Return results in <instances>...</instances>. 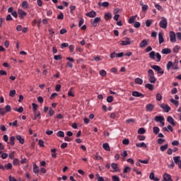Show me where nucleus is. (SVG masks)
<instances>
[{
	"label": "nucleus",
	"mask_w": 181,
	"mask_h": 181,
	"mask_svg": "<svg viewBox=\"0 0 181 181\" xmlns=\"http://www.w3.org/2000/svg\"><path fill=\"white\" fill-rule=\"evenodd\" d=\"M178 66H179V59H175L174 62L169 61L167 63L166 68H167V70H170V68H172L173 70H179Z\"/></svg>",
	"instance_id": "1"
},
{
	"label": "nucleus",
	"mask_w": 181,
	"mask_h": 181,
	"mask_svg": "<svg viewBox=\"0 0 181 181\" xmlns=\"http://www.w3.org/2000/svg\"><path fill=\"white\" fill-rule=\"evenodd\" d=\"M148 81L153 84H155V83H156V78L155 77V73L153 72V70L148 69Z\"/></svg>",
	"instance_id": "2"
},
{
	"label": "nucleus",
	"mask_w": 181,
	"mask_h": 181,
	"mask_svg": "<svg viewBox=\"0 0 181 181\" xmlns=\"http://www.w3.org/2000/svg\"><path fill=\"white\" fill-rule=\"evenodd\" d=\"M155 56L157 58V62H160V59H162V56L159 52H157L156 54L155 53L154 51H151L149 53V58L151 59L152 60H155Z\"/></svg>",
	"instance_id": "3"
},
{
	"label": "nucleus",
	"mask_w": 181,
	"mask_h": 181,
	"mask_svg": "<svg viewBox=\"0 0 181 181\" xmlns=\"http://www.w3.org/2000/svg\"><path fill=\"white\" fill-rule=\"evenodd\" d=\"M11 109L9 105H6L5 108L0 107V115H6V112H10Z\"/></svg>",
	"instance_id": "4"
},
{
	"label": "nucleus",
	"mask_w": 181,
	"mask_h": 181,
	"mask_svg": "<svg viewBox=\"0 0 181 181\" xmlns=\"http://www.w3.org/2000/svg\"><path fill=\"white\" fill-rule=\"evenodd\" d=\"M160 28L166 29L168 28V19L165 17H161V21L159 23Z\"/></svg>",
	"instance_id": "5"
},
{
	"label": "nucleus",
	"mask_w": 181,
	"mask_h": 181,
	"mask_svg": "<svg viewBox=\"0 0 181 181\" xmlns=\"http://www.w3.org/2000/svg\"><path fill=\"white\" fill-rule=\"evenodd\" d=\"M151 68L155 70V71H157L158 74H163V73H165V71L162 70V68L158 65H151Z\"/></svg>",
	"instance_id": "6"
},
{
	"label": "nucleus",
	"mask_w": 181,
	"mask_h": 181,
	"mask_svg": "<svg viewBox=\"0 0 181 181\" xmlns=\"http://www.w3.org/2000/svg\"><path fill=\"white\" fill-rule=\"evenodd\" d=\"M173 160H174V163H175V165H177L179 169H181V160H180V156H174L173 157Z\"/></svg>",
	"instance_id": "7"
},
{
	"label": "nucleus",
	"mask_w": 181,
	"mask_h": 181,
	"mask_svg": "<svg viewBox=\"0 0 181 181\" xmlns=\"http://www.w3.org/2000/svg\"><path fill=\"white\" fill-rule=\"evenodd\" d=\"M120 45L122 46H128L129 45H131V39H129V37H125L124 40L120 41Z\"/></svg>",
	"instance_id": "8"
},
{
	"label": "nucleus",
	"mask_w": 181,
	"mask_h": 181,
	"mask_svg": "<svg viewBox=\"0 0 181 181\" xmlns=\"http://www.w3.org/2000/svg\"><path fill=\"white\" fill-rule=\"evenodd\" d=\"M98 22H101V18L96 17L93 20H91L90 23L94 28H97V23H98Z\"/></svg>",
	"instance_id": "9"
},
{
	"label": "nucleus",
	"mask_w": 181,
	"mask_h": 181,
	"mask_svg": "<svg viewBox=\"0 0 181 181\" xmlns=\"http://www.w3.org/2000/svg\"><path fill=\"white\" fill-rule=\"evenodd\" d=\"M170 40L171 43H175L176 42V33L174 31L170 32Z\"/></svg>",
	"instance_id": "10"
},
{
	"label": "nucleus",
	"mask_w": 181,
	"mask_h": 181,
	"mask_svg": "<svg viewBox=\"0 0 181 181\" xmlns=\"http://www.w3.org/2000/svg\"><path fill=\"white\" fill-rule=\"evenodd\" d=\"M160 107L165 112H169V111H170V106L168 104H161L160 105Z\"/></svg>",
	"instance_id": "11"
},
{
	"label": "nucleus",
	"mask_w": 181,
	"mask_h": 181,
	"mask_svg": "<svg viewBox=\"0 0 181 181\" xmlns=\"http://www.w3.org/2000/svg\"><path fill=\"white\" fill-rule=\"evenodd\" d=\"M18 13L21 19H25V16H26V15H28V13L26 12L23 11V10H22V9H18Z\"/></svg>",
	"instance_id": "12"
},
{
	"label": "nucleus",
	"mask_w": 181,
	"mask_h": 181,
	"mask_svg": "<svg viewBox=\"0 0 181 181\" xmlns=\"http://www.w3.org/2000/svg\"><path fill=\"white\" fill-rule=\"evenodd\" d=\"M168 122L173 127H176V123H175V119L172 116H168L167 118Z\"/></svg>",
	"instance_id": "13"
},
{
	"label": "nucleus",
	"mask_w": 181,
	"mask_h": 181,
	"mask_svg": "<svg viewBox=\"0 0 181 181\" xmlns=\"http://www.w3.org/2000/svg\"><path fill=\"white\" fill-rule=\"evenodd\" d=\"M153 108H155V105L152 103H149L146 106V111H148V112H152V111H153Z\"/></svg>",
	"instance_id": "14"
},
{
	"label": "nucleus",
	"mask_w": 181,
	"mask_h": 181,
	"mask_svg": "<svg viewBox=\"0 0 181 181\" xmlns=\"http://www.w3.org/2000/svg\"><path fill=\"white\" fill-rule=\"evenodd\" d=\"M163 179L165 181H173V180H172V176L168 173H165L163 175Z\"/></svg>",
	"instance_id": "15"
},
{
	"label": "nucleus",
	"mask_w": 181,
	"mask_h": 181,
	"mask_svg": "<svg viewBox=\"0 0 181 181\" xmlns=\"http://www.w3.org/2000/svg\"><path fill=\"white\" fill-rule=\"evenodd\" d=\"M86 15L88 18H95V16H97V13L94 11H91L90 12H88Z\"/></svg>",
	"instance_id": "16"
},
{
	"label": "nucleus",
	"mask_w": 181,
	"mask_h": 181,
	"mask_svg": "<svg viewBox=\"0 0 181 181\" xmlns=\"http://www.w3.org/2000/svg\"><path fill=\"white\" fill-rule=\"evenodd\" d=\"M132 95H133V97H140L141 98H144V97H145V95H144V94H142L141 93H139L138 91H133Z\"/></svg>",
	"instance_id": "17"
},
{
	"label": "nucleus",
	"mask_w": 181,
	"mask_h": 181,
	"mask_svg": "<svg viewBox=\"0 0 181 181\" xmlns=\"http://www.w3.org/2000/svg\"><path fill=\"white\" fill-rule=\"evenodd\" d=\"M154 120L156 122H162V121H165V117L163 116H156Z\"/></svg>",
	"instance_id": "18"
},
{
	"label": "nucleus",
	"mask_w": 181,
	"mask_h": 181,
	"mask_svg": "<svg viewBox=\"0 0 181 181\" xmlns=\"http://www.w3.org/2000/svg\"><path fill=\"white\" fill-rule=\"evenodd\" d=\"M161 53L163 54H170V53H172V50L170 48H164L162 49Z\"/></svg>",
	"instance_id": "19"
},
{
	"label": "nucleus",
	"mask_w": 181,
	"mask_h": 181,
	"mask_svg": "<svg viewBox=\"0 0 181 181\" xmlns=\"http://www.w3.org/2000/svg\"><path fill=\"white\" fill-rule=\"evenodd\" d=\"M158 42L160 45H162V43L165 42V39L163 38V34H162V33H158Z\"/></svg>",
	"instance_id": "20"
},
{
	"label": "nucleus",
	"mask_w": 181,
	"mask_h": 181,
	"mask_svg": "<svg viewBox=\"0 0 181 181\" xmlns=\"http://www.w3.org/2000/svg\"><path fill=\"white\" fill-rule=\"evenodd\" d=\"M112 14L110 12H107L105 13L104 19L105 21H109V19H112Z\"/></svg>",
	"instance_id": "21"
},
{
	"label": "nucleus",
	"mask_w": 181,
	"mask_h": 181,
	"mask_svg": "<svg viewBox=\"0 0 181 181\" xmlns=\"http://www.w3.org/2000/svg\"><path fill=\"white\" fill-rule=\"evenodd\" d=\"M111 168H112V169L114 170L113 172H119V169H118V164H117L115 163H112L111 164Z\"/></svg>",
	"instance_id": "22"
},
{
	"label": "nucleus",
	"mask_w": 181,
	"mask_h": 181,
	"mask_svg": "<svg viewBox=\"0 0 181 181\" xmlns=\"http://www.w3.org/2000/svg\"><path fill=\"white\" fill-rule=\"evenodd\" d=\"M16 139H17V141H18V142H20V144H25V139L23 138H22V136L16 135Z\"/></svg>",
	"instance_id": "23"
},
{
	"label": "nucleus",
	"mask_w": 181,
	"mask_h": 181,
	"mask_svg": "<svg viewBox=\"0 0 181 181\" xmlns=\"http://www.w3.org/2000/svg\"><path fill=\"white\" fill-rule=\"evenodd\" d=\"M136 146L137 148H148V145H146V144H145L144 142L137 143L136 144Z\"/></svg>",
	"instance_id": "24"
},
{
	"label": "nucleus",
	"mask_w": 181,
	"mask_h": 181,
	"mask_svg": "<svg viewBox=\"0 0 181 181\" xmlns=\"http://www.w3.org/2000/svg\"><path fill=\"white\" fill-rule=\"evenodd\" d=\"M146 46H148V40H143L139 45V47H146Z\"/></svg>",
	"instance_id": "25"
},
{
	"label": "nucleus",
	"mask_w": 181,
	"mask_h": 181,
	"mask_svg": "<svg viewBox=\"0 0 181 181\" xmlns=\"http://www.w3.org/2000/svg\"><path fill=\"white\" fill-rule=\"evenodd\" d=\"M103 149H105V151H107V152H110V151H111V148H110V144H108V143L103 144Z\"/></svg>",
	"instance_id": "26"
},
{
	"label": "nucleus",
	"mask_w": 181,
	"mask_h": 181,
	"mask_svg": "<svg viewBox=\"0 0 181 181\" xmlns=\"http://www.w3.org/2000/svg\"><path fill=\"white\" fill-rule=\"evenodd\" d=\"M13 165L14 166H18V165H21V160H19V158H13Z\"/></svg>",
	"instance_id": "27"
},
{
	"label": "nucleus",
	"mask_w": 181,
	"mask_h": 181,
	"mask_svg": "<svg viewBox=\"0 0 181 181\" xmlns=\"http://www.w3.org/2000/svg\"><path fill=\"white\" fill-rule=\"evenodd\" d=\"M33 172L35 175H39V167L36 165H33Z\"/></svg>",
	"instance_id": "28"
},
{
	"label": "nucleus",
	"mask_w": 181,
	"mask_h": 181,
	"mask_svg": "<svg viewBox=\"0 0 181 181\" xmlns=\"http://www.w3.org/2000/svg\"><path fill=\"white\" fill-rule=\"evenodd\" d=\"M22 8L23 9H28V8H29V4H28V1H24L22 2Z\"/></svg>",
	"instance_id": "29"
},
{
	"label": "nucleus",
	"mask_w": 181,
	"mask_h": 181,
	"mask_svg": "<svg viewBox=\"0 0 181 181\" xmlns=\"http://www.w3.org/2000/svg\"><path fill=\"white\" fill-rule=\"evenodd\" d=\"M145 88L150 90V91H153V85H152L151 83H146L145 85Z\"/></svg>",
	"instance_id": "30"
},
{
	"label": "nucleus",
	"mask_w": 181,
	"mask_h": 181,
	"mask_svg": "<svg viewBox=\"0 0 181 181\" xmlns=\"http://www.w3.org/2000/svg\"><path fill=\"white\" fill-rule=\"evenodd\" d=\"M138 16H133L129 19V23H134Z\"/></svg>",
	"instance_id": "31"
},
{
	"label": "nucleus",
	"mask_w": 181,
	"mask_h": 181,
	"mask_svg": "<svg viewBox=\"0 0 181 181\" xmlns=\"http://www.w3.org/2000/svg\"><path fill=\"white\" fill-rule=\"evenodd\" d=\"M134 82L136 83V84H143L144 83V80H142L140 78H136L134 80Z\"/></svg>",
	"instance_id": "32"
},
{
	"label": "nucleus",
	"mask_w": 181,
	"mask_h": 181,
	"mask_svg": "<svg viewBox=\"0 0 181 181\" xmlns=\"http://www.w3.org/2000/svg\"><path fill=\"white\" fill-rule=\"evenodd\" d=\"M168 146H169V145L168 144L163 145L160 147V150L161 151V152H165V151H166V149H168Z\"/></svg>",
	"instance_id": "33"
},
{
	"label": "nucleus",
	"mask_w": 181,
	"mask_h": 181,
	"mask_svg": "<svg viewBox=\"0 0 181 181\" xmlns=\"http://www.w3.org/2000/svg\"><path fill=\"white\" fill-rule=\"evenodd\" d=\"M4 169H6L7 170H10V169H12V163H8L4 165Z\"/></svg>",
	"instance_id": "34"
},
{
	"label": "nucleus",
	"mask_w": 181,
	"mask_h": 181,
	"mask_svg": "<svg viewBox=\"0 0 181 181\" xmlns=\"http://www.w3.org/2000/svg\"><path fill=\"white\" fill-rule=\"evenodd\" d=\"M57 136H59V138H64V132L59 131L57 134Z\"/></svg>",
	"instance_id": "35"
},
{
	"label": "nucleus",
	"mask_w": 181,
	"mask_h": 181,
	"mask_svg": "<svg viewBox=\"0 0 181 181\" xmlns=\"http://www.w3.org/2000/svg\"><path fill=\"white\" fill-rule=\"evenodd\" d=\"M159 131H160L159 127H153V132H154V134H156V135H158V134H159Z\"/></svg>",
	"instance_id": "36"
},
{
	"label": "nucleus",
	"mask_w": 181,
	"mask_h": 181,
	"mask_svg": "<svg viewBox=\"0 0 181 181\" xmlns=\"http://www.w3.org/2000/svg\"><path fill=\"white\" fill-rule=\"evenodd\" d=\"M145 132H146V130H145V129H144L143 127L139 128L138 130V134H140V135L145 134Z\"/></svg>",
	"instance_id": "37"
},
{
	"label": "nucleus",
	"mask_w": 181,
	"mask_h": 181,
	"mask_svg": "<svg viewBox=\"0 0 181 181\" xmlns=\"http://www.w3.org/2000/svg\"><path fill=\"white\" fill-rule=\"evenodd\" d=\"M170 103H172V104H175V105H176V107H179V101H177L175 99H170Z\"/></svg>",
	"instance_id": "38"
},
{
	"label": "nucleus",
	"mask_w": 181,
	"mask_h": 181,
	"mask_svg": "<svg viewBox=\"0 0 181 181\" xmlns=\"http://www.w3.org/2000/svg\"><path fill=\"white\" fill-rule=\"evenodd\" d=\"M100 76H101L102 77H105L107 76V71H105V70L104 69L100 70Z\"/></svg>",
	"instance_id": "39"
},
{
	"label": "nucleus",
	"mask_w": 181,
	"mask_h": 181,
	"mask_svg": "<svg viewBox=\"0 0 181 181\" xmlns=\"http://www.w3.org/2000/svg\"><path fill=\"white\" fill-rule=\"evenodd\" d=\"M15 136H12L10 137V144L12 145V146H13V145H15Z\"/></svg>",
	"instance_id": "40"
},
{
	"label": "nucleus",
	"mask_w": 181,
	"mask_h": 181,
	"mask_svg": "<svg viewBox=\"0 0 181 181\" xmlns=\"http://www.w3.org/2000/svg\"><path fill=\"white\" fill-rule=\"evenodd\" d=\"M138 162H139V163H144V165H148V163H149V160H141V159H139Z\"/></svg>",
	"instance_id": "41"
},
{
	"label": "nucleus",
	"mask_w": 181,
	"mask_h": 181,
	"mask_svg": "<svg viewBox=\"0 0 181 181\" xmlns=\"http://www.w3.org/2000/svg\"><path fill=\"white\" fill-rule=\"evenodd\" d=\"M151 25H152V20L148 19V20L146 21V26L147 28L151 27Z\"/></svg>",
	"instance_id": "42"
},
{
	"label": "nucleus",
	"mask_w": 181,
	"mask_h": 181,
	"mask_svg": "<svg viewBox=\"0 0 181 181\" xmlns=\"http://www.w3.org/2000/svg\"><path fill=\"white\" fill-rule=\"evenodd\" d=\"M156 98L157 101H161L162 100V95L160 93H157L156 95Z\"/></svg>",
	"instance_id": "43"
},
{
	"label": "nucleus",
	"mask_w": 181,
	"mask_h": 181,
	"mask_svg": "<svg viewBox=\"0 0 181 181\" xmlns=\"http://www.w3.org/2000/svg\"><path fill=\"white\" fill-rule=\"evenodd\" d=\"M57 19H59V20H63V19H64V14H63V13H60L57 16Z\"/></svg>",
	"instance_id": "44"
},
{
	"label": "nucleus",
	"mask_w": 181,
	"mask_h": 181,
	"mask_svg": "<svg viewBox=\"0 0 181 181\" xmlns=\"http://www.w3.org/2000/svg\"><path fill=\"white\" fill-rule=\"evenodd\" d=\"M69 97H74V93H73V88H71L68 92Z\"/></svg>",
	"instance_id": "45"
},
{
	"label": "nucleus",
	"mask_w": 181,
	"mask_h": 181,
	"mask_svg": "<svg viewBox=\"0 0 181 181\" xmlns=\"http://www.w3.org/2000/svg\"><path fill=\"white\" fill-rule=\"evenodd\" d=\"M180 49V47L179 45H176L174 48H173V52L174 53H179V49Z\"/></svg>",
	"instance_id": "46"
},
{
	"label": "nucleus",
	"mask_w": 181,
	"mask_h": 181,
	"mask_svg": "<svg viewBox=\"0 0 181 181\" xmlns=\"http://www.w3.org/2000/svg\"><path fill=\"white\" fill-rule=\"evenodd\" d=\"M49 117H53V115H54V110H53L52 107H49Z\"/></svg>",
	"instance_id": "47"
},
{
	"label": "nucleus",
	"mask_w": 181,
	"mask_h": 181,
	"mask_svg": "<svg viewBox=\"0 0 181 181\" xmlns=\"http://www.w3.org/2000/svg\"><path fill=\"white\" fill-rule=\"evenodd\" d=\"M15 94H16V90H10V93H9L10 97H15Z\"/></svg>",
	"instance_id": "48"
},
{
	"label": "nucleus",
	"mask_w": 181,
	"mask_h": 181,
	"mask_svg": "<svg viewBox=\"0 0 181 181\" xmlns=\"http://www.w3.org/2000/svg\"><path fill=\"white\" fill-rule=\"evenodd\" d=\"M14 111H16L17 112H23V107L21 106L18 109L15 108Z\"/></svg>",
	"instance_id": "49"
},
{
	"label": "nucleus",
	"mask_w": 181,
	"mask_h": 181,
	"mask_svg": "<svg viewBox=\"0 0 181 181\" xmlns=\"http://www.w3.org/2000/svg\"><path fill=\"white\" fill-rule=\"evenodd\" d=\"M32 106L33 109V112H36L37 111V105H36V103H33Z\"/></svg>",
	"instance_id": "50"
},
{
	"label": "nucleus",
	"mask_w": 181,
	"mask_h": 181,
	"mask_svg": "<svg viewBox=\"0 0 181 181\" xmlns=\"http://www.w3.org/2000/svg\"><path fill=\"white\" fill-rule=\"evenodd\" d=\"M60 47L61 49H64V47H69V43L67 42L62 43Z\"/></svg>",
	"instance_id": "51"
},
{
	"label": "nucleus",
	"mask_w": 181,
	"mask_h": 181,
	"mask_svg": "<svg viewBox=\"0 0 181 181\" xmlns=\"http://www.w3.org/2000/svg\"><path fill=\"white\" fill-rule=\"evenodd\" d=\"M95 159H96V160H101V159H103V157H101V156L98 155V153H95Z\"/></svg>",
	"instance_id": "52"
},
{
	"label": "nucleus",
	"mask_w": 181,
	"mask_h": 181,
	"mask_svg": "<svg viewBox=\"0 0 181 181\" xmlns=\"http://www.w3.org/2000/svg\"><path fill=\"white\" fill-rule=\"evenodd\" d=\"M122 144H123V145H129V139H124L122 141Z\"/></svg>",
	"instance_id": "53"
},
{
	"label": "nucleus",
	"mask_w": 181,
	"mask_h": 181,
	"mask_svg": "<svg viewBox=\"0 0 181 181\" xmlns=\"http://www.w3.org/2000/svg\"><path fill=\"white\" fill-rule=\"evenodd\" d=\"M8 157L10 159H13V158H15V151H11L9 153Z\"/></svg>",
	"instance_id": "54"
},
{
	"label": "nucleus",
	"mask_w": 181,
	"mask_h": 181,
	"mask_svg": "<svg viewBox=\"0 0 181 181\" xmlns=\"http://www.w3.org/2000/svg\"><path fill=\"white\" fill-rule=\"evenodd\" d=\"M112 181H119V177H118L117 175H113L112 177Z\"/></svg>",
	"instance_id": "55"
},
{
	"label": "nucleus",
	"mask_w": 181,
	"mask_h": 181,
	"mask_svg": "<svg viewBox=\"0 0 181 181\" xmlns=\"http://www.w3.org/2000/svg\"><path fill=\"white\" fill-rule=\"evenodd\" d=\"M146 137L145 136L139 135L138 136L139 141H145Z\"/></svg>",
	"instance_id": "56"
},
{
	"label": "nucleus",
	"mask_w": 181,
	"mask_h": 181,
	"mask_svg": "<svg viewBox=\"0 0 181 181\" xmlns=\"http://www.w3.org/2000/svg\"><path fill=\"white\" fill-rule=\"evenodd\" d=\"M112 101H114V98H112V96H108L107 98V103H112Z\"/></svg>",
	"instance_id": "57"
},
{
	"label": "nucleus",
	"mask_w": 181,
	"mask_h": 181,
	"mask_svg": "<svg viewBox=\"0 0 181 181\" xmlns=\"http://www.w3.org/2000/svg\"><path fill=\"white\" fill-rule=\"evenodd\" d=\"M134 27L136 28H141V23H139L138 21L135 22L134 24Z\"/></svg>",
	"instance_id": "58"
},
{
	"label": "nucleus",
	"mask_w": 181,
	"mask_h": 181,
	"mask_svg": "<svg viewBox=\"0 0 181 181\" xmlns=\"http://www.w3.org/2000/svg\"><path fill=\"white\" fill-rule=\"evenodd\" d=\"M149 6H148V5L144 4L142 7L141 9L144 12L146 11L147 9H148Z\"/></svg>",
	"instance_id": "59"
},
{
	"label": "nucleus",
	"mask_w": 181,
	"mask_h": 181,
	"mask_svg": "<svg viewBox=\"0 0 181 181\" xmlns=\"http://www.w3.org/2000/svg\"><path fill=\"white\" fill-rule=\"evenodd\" d=\"M54 60H62V55H54Z\"/></svg>",
	"instance_id": "60"
},
{
	"label": "nucleus",
	"mask_w": 181,
	"mask_h": 181,
	"mask_svg": "<svg viewBox=\"0 0 181 181\" xmlns=\"http://www.w3.org/2000/svg\"><path fill=\"white\" fill-rule=\"evenodd\" d=\"M163 142H165V139H158V144L159 145H162V144H163Z\"/></svg>",
	"instance_id": "61"
},
{
	"label": "nucleus",
	"mask_w": 181,
	"mask_h": 181,
	"mask_svg": "<svg viewBox=\"0 0 181 181\" xmlns=\"http://www.w3.org/2000/svg\"><path fill=\"white\" fill-rule=\"evenodd\" d=\"M1 159H6V158H8V153H4L1 154Z\"/></svg>",
	"instance_id": "62"
},
{
	"label": "nucleus",
	"mask_w": 181,
	"mask_h": 181,
	"mask_svg": "<svg viewBox=\"0 0 181 181\" xmlns=\"http://www.w3.org/2000/svg\"><path fill=\"white\" fill-rule=\"evenodd\" d=\"M84 23V19L83 18H80L79 23H78V26L79 28Z\"/></svg>",
	"instance_id": "63"
},
{
	"label": "nucleus",
	"mask_w": 181,
	"mask_h": 181,
	"mask_svg": "<svg viewBox=\"0 0 181 181\" xmlns=\"http://www.w3.org/2000/svg\"><path fill=\"white\" fill-rule=\"evenodd\" d=\"M8 180L9 181H17L15 177H12L11 175H10L8 177Z\"/></svg>",
	"instance_id": "64"
}]
</instances>
